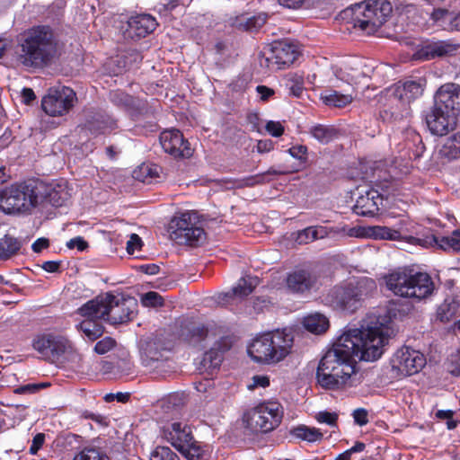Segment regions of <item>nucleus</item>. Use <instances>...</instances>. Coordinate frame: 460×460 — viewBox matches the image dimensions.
<instances>
[{"mask_svg": "<svg viewBox=\"0 0 460 460\" xmlns=\"http://www.w3.org/2000/svg\"><path fill=\"white\" fill-rule=\"evenodd\" d=\"M59 56V40L54 29L46 24L28 29L20 43L18 60L28 68H43Z\"/></svg>", "mask_w": 460, "mask_h": 460, "instance_id": "nucleus-2", "label": "nucleus"}, {"mask_svg": "<svg viewBox=\"0 0 460 460\" xmlns=\"http://www.w3.org/2000/svg\"><path fill=\"white\" fill-rule=\"evenodd\" d=\"M299 54L298 47L295 43L288 40L274 41L260 57V64L270 70L283 69L292 65Z\"/></svg>", "mask_w": 460, "mask_h": 460, "instance_id": "nucleus-10", "label": "nucleus"}, {"mask_svg": "<svg viewBox=\"0 0 460 460\" xmlns=\"http://www.w3.org/2000/svg\"><path fill=\"white\" fill-rule=\"evenodd\" d=\"M434 102L458 118L460 116V85L455 83L442 84L435 93Z\"/></svg>", "mask_w": 460, "mask_h": 460, "instance_id": "nucleus-18", "label": "nucleus"}, {"mask_svg": "<svg viewBox=\"0 0 460 460\" xmlns=\"http://www.w3.org/2000/svg\"><path fill=\"white\" fill-rule=\"evenodd\" d=\"M167 348L158 338H154L146 342L142 351V361L146 367H152L154 363L160 364L167 359Z\"/></svg>", "mask_w": 460, "mask_h": 460, "instance_id": "nucleus-27", "label": "nucleus"}, {"mask_svg": "<svg viewBox=\"0 0 460 460\" xmlns=\"http://www.w3.org/2000/svg\"><path fill=\"white\" fill-rule=\"evenodd\" d=\"M379 285L381 288H385L386 291H389L391 294L398 296L397 299L390 300L385 306H378L374 307L368 312H371L375 309H384L388 308L392 304H398L399 310L396 314V317L393 321V327L394 329V334L398 332V327L396 326V322L401 320L402 312V268H394L389 270L386 273L383 274L379 279Z\"/></svg>", "mask_w": 460, "mask_h": 460, "instance_id": "nucleus-14", "label": "nucleus"}, {"mask_svg": "<svg viewBox=\"0 0 460 460\" xmlns=\"http://www.w3.org/2000/svg\"><path fill=\"white\" fill-rule=\"evenodd\" d=\"M258 283L259 279L257 277H243L230 291L218 294L216 301L218 305L224 306L235 304L238 300H242L250 295Z\"/></svg>", "mask_w": 460, "mask_h": 460, "instance_id": "nucleus-19", "label": "nucleus"}, {"mask_svg": "<svg viewBox=\"0 0 460 460\" xmlns=\"http://www.w3.org/2000/svg\"><path fill=\"white\" fill-rule=\"evenodd\" d=\"M115 345V340L111 337H105L95 344L94 350L96 353L102 355L111 350Z\"/></svg>", "mask_w": 460, "mask_h": 460, "instance_id": "nucleus-56", "label": "nucleus"}, {"mask_svg": "<svg viewBox=\"0 0 460 460\" xmlns=\"http://www.w3.org/2000/svg\"><path fill=\"white\" fill-rule=\"evenodd\" d=\"M310 135L322 144H328L337 135V130L329 126L322 124L312 126L309 129Z\"/></svg>", "mask_w": 460, "mask_h": 460, "instance_id": "nucleus-40", "label": "nucleus"}, {"mask_svg": "<svg viewBox=\"0 0 460 460\" xmlns=\"http://www.w3.org/2000/svg\"><path fill=\"white\" fill-rule=\"evenodd\" d=\"M316 231L317 239H323L328 237L331 234H346L349 236H358V229L352 227L348 228L347 226L342 227H327L324 226H314Z\"/></svg>", "mask_w": 460, "mask_h": 460, "instance_id": "nucleus-41", "label": "nucleus"}, {"mask_svg": "<svg viewBox=\"0 0 460 460\" xmlns=\"http://www.w3.org/2000/svg\"><path fill=\"white\" fill-rule=\"evenodd\" d=\"M158 23L155 17L150 14L142 13L131 16L128 21L127 33L134 40L145 38L152 33Z\"/></svg>", "mask_w": 460, "mask_h": 460, "instance_id": "nucleus-23", "label": "nucleus"}, {"mask_svg": "<svg viewBox=\"0 0 460 460\" xmlns=\"http://www.w3.org/2000/svg\"><path fill=\"white\" fill-rule=\"evenodd\" d=\"M398 304L367 312L359 328H348L322 357L317 383L325 390H341L354 385L356 359L373 362L381 358L388 340L394 336L393 321Z\"/></svg>", "mask_w": 460, "mask_h": 460, "instance_id": "nucleus-1", "label": "nucleus"}, {"mask_svg": "<svg viewBox=\"0 0 460 460\" xmlns=\"http://www.w3.org/2000/svg\"><path fill=\"white\" fill-rule=\"evenodd\" d=\"M454 411L451 410H439L436 412V417L440 420H447V425L449 429L456 427V422L453 420Z\"/></svg>", "mask_w": 460, "mask_h": 460, "instance_id": "nucleus-58", "label": "nucleus"}, {"mask_svg": "<svg viewBox=\"0 0 460 460\" xmlns=\"http://www.w3.org/2000/svg\"><path fill=\"white\" fill-rule=\"evenodd\" d=\"M422 80L419 81H404V95L409 99V102L418 99L423 93Z\"/></svg>", "mask_w": 460, "mask_h": 460, "instance_id": "nucleus-47", "label": "nucleus"}, {"mask_svg": "<svg viewBox=\"0 0 460 460\" xmlns=\"http://www.w3.org/2000/svg\"><path fill=\"white\" fill-rule=\"evenodd\" d=\"M267 16L264 13L250 17L243 16L237 20L236 26L240 30L254 32L261 29L266 22Z\"/></svg>", "mask_w": 460, "mask_h": 460, "instance_id": "nucleus-38", "label": "nucleus"}, {"mask_svg": "<svg viewBox=\"0 0 460 460\" xmlns=\"http://www.w3.org/2000/svg\"><path fill=\"white\" fill-rule=\"evenodd\" d=\"M117 128V121L109 115H97L87 123V128L93 134L110 133Z\"/></svg>", "mask_w": 460, "mask_h": 460, "instance_id": "nucleus-31", "label": "nucleus"}, {"mask_svg": "<svg viewBox=\"0 0 460 460\" xmlns=\"http://www.w3.org/2000/svg\"><path fill=\"white\" fill-rule=\"evenodd\" d=\"M50 339V332H43L36 334L31 341L32 348L46 358H49V352L51 351L49 349Z\"/></svg>", "mask_w": 460, "mask_h": 460, "instance_id": "nucleus-43", "label": "nucleus"}, {"mask_svg": "<svg viewBox=\"0 0 460 460\" xmlns=\"http://www.w3.org/2000/svg\"><path fill=\"white\" fill-rule=\"evenodd\" d=\"M449 241V246L451 251L458 252L460 251V231L456 230L453 232L452 235L447 236Z\"/></svg>", "mask_w": 460, "mask_h": 460, "instance_id": "nucleus-64", "label": "nucleus"}, {"mask_svg": "<svg viewBox=\"0 0 460 460\" xmlns=\"http://www.w3.org/2000/svg\"><path fill=\"white\" fill-rule=\"evenodd\" d=\"M315 420L319 423H324L331 427H335L337 425L338 414L336 412L322 411L316 413Z\"/></svg>", "mask_w": 460, "mask_h": 460, "instance_id": "nucleus-55", "label": "nucleus"}, {"mask_svg": "<svg viewBox=\"0 0 460 460\" xmlns=\"http://www.w3.org/2000/svg\"><path fill=\"white\" fill-rule=\"evenodd\" d=\"M426 364V358L419 350L406 348L404 351V376L419 373Z\"/></svg>", "mask_w": 460, "mask_h": 460, "instance_id": "nucleus-29", "label": "nucleus"}, {"mask_svg": "<svg viewBox=\"0 0 460 460\" xmlns=\"http://www.w3.org/2000/svg\"><path fill=\"white\" fill-rule=\"evenodd\" d=\"M222 360V353L217 349H211L205 352L201 360V365L206 371L212 374L214 370L220 367Z\"/></svg>", "mask_w": 460, "mask_h": 460, "instance_id": "nucleus-42", "label": "nucleus"}, {"mask_svg": "<svg viewBox=\"0 0 460 460\" xmlns=\"http://www.w3.org/2000/svg\"><path fill=\"white\" fill-rule=\"evenodd\" d=\"M440 153L448 159H456L460 156V146L455 135L449 137L442 146Z\"/></svg>", "mask_w": 460, "mask_h": 460, "instance_id": "nucleus-49", "label": "nucleus"}, {"mask_svg": "<svg viewBox=\"0 0 460 460\" xmlns=\"http://www.w3.org/2000/svg\"><path fill=\"white\" fill-rule=\"evenodd\" d=\"M160 144L165 153L173 157H190L192 150L182 133L175 128L167 129L160 135Z\"/></svg>", "mask_w": 460, "mask_h": 460, "instance_id": "nucleus-17", "label": "nucleus"}, {"mask_svg": "<svg viewBox=\"0 0 460 460\" xmlns=\"http://www.w3.org/2000/svg\"><path fill=\"white\" fill-rule=\"evenodd\" d=\"M376 289L373 279L363 277L355 283L333 287L325 295L324 302L334 310L351 314L360 309L365 299L372 296Z\"/></svg>", "mask_w": 460, "mask_h": 460, "instance_id": "nucleus-3", "label": "nucleus"}, {"mask_svg": "<svg viewBox=\"0 0 460 460\" xmlns=\"http://www.w3.org/2000/svg\"><path fill=\"white\" fill-rule=\"evenodd\" d=\"M459 305L455 301L446 299L437 309L436 318L446 323L450 322L457 314Z\"/></svg>", "mask_w": 460, "mask_h": 460, "instance_id": "nucleus-39", "label": "nucleus"}, {"mask_svg": "<svg viewBox=\"0 0 460 460\" xmlns=\"http://www.w3.org/2000/svg\"><path fill=\"white\" fill-rule=\"evenodd\" d=\"M303 325L308 332L320 334L328 329L329 320L323 314L316 313L305 316L303 320Z\"/></svg>", "mask_w": 460, "mask_h": 460, "instance_id": "nucleus-34", "label": "nucleus"}, {"mask_svg": "<svg viewBox=\"0 0 460 460\" xmlns=\"http://www.w3.org/2000/svg\"><path fill=\"white\" fill-rule=\"evenodd\" d=\"M142 304L145 306H161L164 304L163 297L156 292L149 291L142 296Z\"/></svg>", "mask_w": 460, "mask_h": 460, "instance_id": "nucleus-54", "label": "nucleus"}, {"mask_svg": "<svg viewBox=\"0 0 460 460\" xmlns=\"http://www.w3.org/2000/svg\"><path fill=\"white\" fill-rule=\"evenodd\" d=\"M426 122L433 135L442 137L456 129L458 118L434 102L426 116Z\"/></svg>", "mask_w": 460, "mask_h": 460, "instance_id": "nucleus-16", "label": "nucleus"}, {"mask_svg": "<svg viewBox=\"0 0 460 460\" xmlns=\"http://www.w3.org/2000/svg\"><path fill=\"white\" fill-rule=\"evenodd\" d=\"M269 335L270 349H272L276 362L284 359L291 351L294 338L290 330L282 329L266 332Z\"/></svg>", "mask_w": 460, "mask_h": 460, "instance_id": "nucleus-22", "label": "nucleus"}, {"mask_svg": "<svg viewBox=\"0 0 460 460\" xmlns=\"http://www.w3.org/2000/svg\"><path fill=\"white\" fill-rule=\"evenodd\" d=\"M78 325L77 329L81 331L89 341H95L103 333V326L96 320L100 318L84 317Z\"/></svg>", "mask_w": 460, "mask_h": 460, "instance_id": "nucleus-33", "label": "nucleus"}, {"mask_svg": "<svg viewBox=\"0 0 460 460\" xmlns=\"http://www.w3.org/2000/svg\"><path fill=\"white\" fill-rule=\"evenodd\" d=\"M169 234L172 241L190 246L201 243L206 238L200 215L196 211H186L174 217L169 225Z\"/></svg>", "mask_w": 460, "mask_h": 460, "instance_id": "nucleus-7", "label": "nucleus"}, {"mask_svg": "<svg viewBox=\"0 0 460 460\" xmlns=\"http://www.w3.org/2000/svg\"><path fill=\"white\" fill-rule=\"evenodd\" d=\"M285 282L290 293L305 294L317 288L319 275L310 268H296L288 273Z\"/></svg>", "mask_w": 460, "mask_h": 460, "instance_id": "nucleus-15", "label": "nucleus"}, {"mask_svg": "<svg viewBox=\"0 0 460 460\" xmlns=\"http://www.w3.org/2000/svg\"><path fill=\"white\" fill-rule=\"evenodd\" d=\"M354 422L359 426H364L368 422L367 411L363 408L356 409L352 413Z\"/></svg>", "mask_w": 460, "mask_h": 460, "instance_id": "nucleus-60", "label": "nucleus"}, {"mask_svg": "<svg viewBox=\"0 0 460 460\" xmlns=\"http://www.w3.org/2000/svg\"><path fill=\"white\" fill-rule=\"evenodd\" d=\"M72 460H110V458L99 449L86 447L77 453Z\"/></svg>", "mask_w": 460, "mask_h": 460, "instance_id": "nucleus-48", "label": "nucleus"}, {"mask_svg": "<svg viewBox=\"0 0 460 460\" xmlns=\"http://www.w3.org/2000/svg\"><path fill=\"white\" fill-rule=\"evenodd\" d=\"M269 335L263 333L256 337L248 349V353L252 358L259 363H274V353L270 349V343L268 339Z\"/></svg>", "mask_w": 460, "mask_h": 460, "instance_id": "nucleus-26", "label": "nucleus"}, {"mask_svg": "<svg viewBox=\"0 0 460 460\" xmlns=\"http://www.w3.org/2000/svg\"><path fill=\"white\" fill-rule=\"evenodd\" d=\"M459 48L458 44H453L448 41H437L429 43L422 47L420 50L414 53L411 59H431L437 57H444L450 55Z\"/></svg>", "mask_w": 460, "mask_h": 460, "instance_id": "nucleus-25", "label": "nucleus"}, {"mask_svg": "<svg viewBox=\"0 0 460 460\" xmlns=\"http://www.w3.org/2000/svg\"><path fill=\"white\" fill-rule=\"evenodd\" d=\"M38 203L37 188L31 181L14 182L0 190V209L6 215L29 214Z\"/></svg>", "mask_w": 460, "mask_h": 460, "instance_id": "nucleus-6", "label": "nucleus"}, {"mask_svg": "<svg viewBox=\"0 0 460 460\" xmlns=\"http://www.w3.org/2000/svg\"><path fill=\"white\" fill-rule=\"evenodd\" d=\"M136 305L131 299H119L106 293L86 302L77 313L83 317L102 318L111 324H119L131 319Z\"/></svg>", "mask_w": 460, "mask_h": 460, "instance_id": "nucleus-4", "label": "nucleus"}, {"mask_svg": "<svg viewBox=\"0 0 460 460\" xmlns=\"http://www.w3.org/2000/svg\"><path fill=\"white\" fill-rule=\"evenodd\" d=\"M404 242L413 245H420L424 248L438 246L443 251H451L447 236L437 237L431 234L425 236L423 238H420L404 235Z\"/></svg>", "mask_w": 460, "mask_h": 460, "instance_id": "nucleus-30", "label": "nucleus"}, {"mask_svg": "<svg viewBox=\"0 0 460 460\" xmlns=\"http://www.w3.org/2000/svg\"><path fill=\"white\" fill-rule=\"evenodd\" d=\"M287 172H288L285 170L275 169L274 167H270L268 171L264 172L235 180L234 186L236 188L254 187L256 185L269 182L270 181V179L269 178L270 176L283 175L286 174Z\"/></svg>", "mask_w": 460, "mask_h": 460, "instance_id": "nucleus-28", "label": "nucleus"}, {"mask_svg": "<svg viewBox=\"0 0 460 460\" xmlns=\"http://www.w3.org/2000/svg\"><path fill=\"white\" fill-rule=\"evenodd\" d=\"M368 234L375 239L380 240H400L401 232L387 226H376L369 227Z\"/></svg>", "mask_w": 460, "mask_h": 460, "instance_id": "nucleus-44", "label": "nucleus"}, {"mask_svg": "<svg viewBox=\"0 0 460 460\" xmlns=\"http://www.w3.org/2000/svg\"><path fill=\"white\" fill-rule=\"evenodd\" d=\"M129 394L128 393H116V394H105L104 396V401L107 402H111L113 401H117V402H126L128 401L129 399Z\"/></svg>", "mask_w": 460, "mask_h": 460, "instance_id": "nucleus-63", "label": "nucleus"}, {"mask_svg": "<svg viewBox=\"0 0 460 460\" xmlns=\"http://www.w3.org/2000/svg\"><path fill=\"white\" fill-rule=\"evenodd\" d=\"M66 246L69 249L76 248L79 252H83L88 247V243L86 241H84V239L83 237L77 236V237L70 239L66 243Z\"/></svg>", "mask_w": 460, "mask_h": 460, "instance_id": "nucleus-62", "label": "nucleus"}, {"mask_svg": "<svg viewBox=\"0 0 460 460\" xmlns=\"http://www.w3.org/2000/svg\"><path fill=\"white\" fill-rule=\"evenodd\" d=\"M133 176L142 182L150 183L158 177L157 168L151 164H143L137 170L134 171Z\"/></svg>", "mask_w": 460, "mask_h": 460, "instance_id": "nucleus-45", "label": "nucleus"}, {"mask_svg": "<svg viewBox=\"0 0 460 460\" xmlns=\"http://www.w3.org/2000/svg\"><path fill=\"white\" fill-rule=\"evenodd\" d=\"M296 240L299 243H309L315 240H318L316 237V231L314 226L305 227V229L299 231L297 233Z\"/></svg>", "mask_w": 460, "mask_h": 460, "instance_id": "nucleus-52", "label": "nucleus"}, {"mask_svg": "<svg viewBox=\"0 0 460 460\" xmlns=\"http://www.w3.org/2000/svg\"><path fill=\"white\" fill-rule=\"evenodd\" d=\"M265 128L274 137H279L284 133V127L279 121L270 120Z\"/></svg>", "mask_w": 460, "mask_h": 460, "instance_id": "nucleus-57", "label": "nucleus"}, {"mask_svg": "<svg viewBox=\"0 0 460 460\" xmlns=\"http://www.w3.org/2000/svg\"><path fill=\"white\" fill-rule=\"evenodd\" d=\"M142 240L137 234H132L127 242V251L129 254H133L136 251L140 250Z\"/></svg>", "mask_w": 460, "mask_h": 460, "instance_id": "nucleus-59", "label": "nucleus"}, {"mask_svg": "<svg viewBox=\"0 0 460 460\" xmlns=\"http://www.w3.org/2000/svg\"><path fill=\"white\" fill-rule=\"evenodd\" d=\"M150 460H180L179 456L167 447H157L150 455Z\"/></svg>", "mask_w": 460, "mask_h": 460, "instance_id": "nucleus-50", "label": "nucleus"}, {"mask_svg": "<svg viewBox=\"0 0 460 460\" xmlns=\"http://www.w3.org/2000/svg\"><path fill=\"white\" fill-rule=\"evenodd\" d=\"M49 347L51 351L49 358H59L73 349V344L66 337L54 333H51Z\"/></svg>", "mask_w": 460, "mask_h": 460, "instance_id": "nucleus-32", "label": "nucleus"}, {"mask_svg": "<svg viewBox=\"0 0 460 460\" xmlns=\"http://www.w3.org/2000/svg\"><path fill=\"white\" fill-rule=\"evenodd\" d=\"M285 85L290 94L300 97L304 92V78L296 74H289L285 79Z\"/></svg>", "mask_w": 460, "mask_h": 460, "instance_id": "nucleus-46", "label": "nucleus"}, {"mask_svg": "<svg viewBox=\"0 0 460 460\" xmlns=\"http://www.w3.org/2000/svg\"><path fill=\"white\" fill-rule=\"evenodd\" d=\"M283 407L278 402H263L244 412L243 420L252 432L268 433L279 426Z\"/></svg>", "mask_w": 460, "mask_h": 460, "instance_id": "nucleus-8", "label": "nucleus"}, {"mask_svg": "<svg viewBox=\"0 0 460 460\" xmlns=\"http://www.w3.org/2000/svg\"><path fill=\"white\" fill-rule=\"evenodd\" d=\"M399 196V193L387 190L385 198L378 190L371 189L358 197L353 211L361 217H374L378 214L381 208H391L396 201L401 202L402 199Z\"/></svg>", "mask_w": 460, "mask_h": 460, "instance_id": "nucleus-12", "label": "nucleus"}, {"mask_svg": "<svg viewBox=\"0 0 460 460\" xmlns=\"http://www.w3.org/2000/svg\"><path fill=\"white\" fill-rule=\"evenodd\" d=\"M288 153L294 158L305 160L307 155V147L303 145L294 146L288 149Z\"/></svg>", "mask_w": 460, "mask_h": 460, "instance_id": "nucleus-61", "label": "nucleus"}, {"mask_svg": "<svg viewBox=\"0 0 460 460\" xmlns=\"http://www.w3.org/2000/svg\"><path fill=\"white\" fill-rule=\"evenodd\" d=\"M111 101L116 106L124 109L133 119L146 112V102L135 98L124 92L111 93Z\"/></svg>", "mask_w": 460, "mask_h": 460, "instance_id": "nucleus-24", "label": "nucleus"}, {"mask_svg": "<svg viewBox=\"0 0 460 460\" xmlns=\"http://www.w3.org/2000/svg\"><path fill=\"white\" fill-rule=\"evenodd\" d=\"M434 290L435 283L427 272L411 266L404 267V299L420 302L431 296Z\"/></svg>", "mask_w": 460, "mask_h": 460, "instance_id": "nucleus-11", "label": "nucleus"}, {"mask_svg": "<svg viewBox=\"0 0 460 460\" xmlns=\"http://www.w3.org/2000/svg\"><path fill=\"white\" fill-rule=\"evenodd\" d=\"M22 247V242L15 237L5 234L0 238V260H8L16 254Z\"/></svg>", "mask_w": 460, "mask_h": 460, "instance_id": "nucleus-36", "label": "nucleus"}, {"mask_svg": "<svg viewBox=\"0 0 460 460\" xmlns=\"http://www.w3.org/2000/svg\"><path fill=\"white\" fill-rule=\"evenodd\" d=\"M324 104L335 108H343L351 103L353 97L350 94H342L337 91H326L321 94Z\"/></svg>", "mask_w": 460, "mask_h": 460, "instance_id": "nucleus-37", "label": "nucleus"}, {"mask_svg": "<svg viewBox=\"0 0 460 460\" xmlns=\"http://www.w3.org/2000/svg\"><path fill=\"white\" fill-rule=\"evenodd\" d=\"M385 95L388 100L392 102H397L400 103L402 99V85L401 82L399 81L394 84L393 85L385 88Z\"/></svg>", "mask_w": 460, "mask_h": 460, "instance_id": "nucleus-51", "label": "nucleus"}, {"mask_svg": "<svg viewBox=\"0 0 460 460\" xmlns=\"http://www.w3.org/2000/svg\"><path fill=\"white\" fill-rule=\"evenodd\" d=\"M269 335L270 349H272L276 362L284 359L291 351L294 338L290 330L282 329L266 332Z\"/></svg>", "mask_w": 460, "mask_h": 460, "instance_id": "nucleus-20", "label": "nucleus"}, {"mask_svg": "<svg viewBox=\"0 0 460 460\" xmlns=\"http://www.w3.org/2000/svg\"><path fill=\"white\" fill-rule=\"evenodd\" d=\"M165 438L173 447L190 460H197L203 454V449L194 440L190 427L185 423H172L165 431Z\"/></svg>", "mask_w": 460, "mask_h": 460, "instance_id": "nucleus-9", "label": "nucleus"}, {"mask_svg": "<svg viewBox=\"0 0 460 460\" xmlns=\"http://www.w3.org/2000/svg\"><path fill=\"white\" fill-rule=\"evenodd\" d=\"M77 101L75 92L67 86L50 88L42 98V110L49 116H63L69 112Z\"/></svg>", "mask_w": 460, "mask_h": 460, "instance_id": "nucleus-13", "label": "nucleus"}, {"mask_svg": "<svg viewBox=\"0 0 460 460\" xmlns=\"http://www.w3.org/2000/svg\"><path fill=\"white\" fill-rule=\"evenodd\" d=\"M447 369L451 375L460 376V348L449 356Z\"/></svg>", "mask_w": 460, "mask_h": 460, "instance_id": "nucleus-53", "label": "nucleus"}, {"mask_svg": "<svg viewBox=\"0 0 460 460\" xmlns=\"http://www.w3.org/2000/svg\"><path fill=\"white\" fill-rule=\"evenodd\" d=\"M269 335L270 349H272L276 362L284 359L291 351L294 338L290 330L282 329L266 332Z\"/></svg>", "mask_w": 460, "mask_h": 460, "instance_id": "nucleus-21", "label": "nucleus"}, {"mask_svg": "<svg viewBox=\"0 0 460 460\" xmlns=\"http://www.w3.org/2000/svg\"><path fill=\"white\" fill-rule=\"evenodd\" d=\"M291 435L296 438L314 443L322 440L323 434L319 429L299 425L290 431Z\"/></svg>", "mask_w": 460, "mask_h": 460, "instance_id": "nucleus-35", "label": "nucleus"}, {"mask_svg": "<svg viewBox=\"0 0 460 460\" xmlns=\"http://www.w3.org/2000/svg\"><path fill=\"white\" fill-rule=\"evenodd\" d=\"M393 10L386 0H367L345 9L341 13L354 28L367 35L374 34L386 21Z\"/></svg>", "mask_w": 460, "mask_h": 460, "instance_id": "nucleus-5", "label": "nucleus"}]
</instances>
